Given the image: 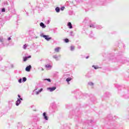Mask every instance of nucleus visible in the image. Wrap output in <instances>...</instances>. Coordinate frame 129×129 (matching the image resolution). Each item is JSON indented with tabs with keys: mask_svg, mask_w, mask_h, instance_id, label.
Instances as JSON below:
<instances>
[{
	"mask_svg": "<svg viewBox=\"0 0 129 129\" xmlns=\"http://www.w3.org/2000/svg\"><path fill=\"white\" fill-rule=\"evenodd\" d=\"M48 90H49L50 92H52V91H54V90H56V87H53L52 88H48Z\"/></svg>",
	"mask_w": 129,
	"mask_h": 129,
	"instance_id": "obj_1",
	"label": "nucleus"
},
{
	"mask_svg": "<svg viewBox=\"0 0 129 129\" xmlns=\"http://www.w3.org/2000/svg\"><path fill=\"white\" fill-rule=\"evenodd\" d=\"M31 68H32V67L31 66H29L26 68L25 70L27 72H30V71H31Z\"/></svg>",
	"mask_w": 129,
	"mask_h": 129,
	"instance_id": "obj_2",
	"label": "nucleus"
},
{
	"mask_svg": "<svg viewBox=\"0 0 129 129\" xmlns=\"http://www.w3.org/2000/svg\"><path fill=\"white\" fill-rule=\"evenodd\" d=\"M43 38H45V40H47V41L51 40V37H49V36L48 35H43Z\"/></svg>",
	"mask_w": 129,
	"mask_h": 129,
	"instance_id": "obj_3",
	"label": "nucleus"
},
{
	"mask_svg": "<svg viewBox=\"0 0 129 129\" xmlns=\"http://www.w3.org/2000/svg\"><path fill=\"white\" fill-rule=\"evenodd\" d=\"M20 103H21V100H20V99H18L17 101L16 102V105L18 106L20 105Z\"/></svg>",
	"mask_w": 129,
	"mask_h": 129,
	"instance_id": "obj_4",
	"label": "nucleus"
},
{
	"mask_svg": "<svg viewBox=\"0 0 129 129\" xmlns=\"http://www.w3.org/2000/svg\"><path fill=\"white\" fill-rule=\"evenodd\" d=\"M40 27H42V28H46V25H45V24H44V23H43V22L40 23Z\"/></svg>",
	"mask_w": 129,
	"mask_h": 129,
	"instance_id": "obj_5",
	"label": "nucleus"
},
{
	"mask_svg": "<svg viewBox=\"0 0 129 129\" xmlns=\"http://www.w3.org/2000/svg\"><path fill=\"white\" fill-rule=\"evenodd\" d=\"M28 58H31V55H29L28 57H23V61L24 62H26V61H27V60H28Z\"/></svg>",
	"mask_w": 129,
	"mask_h": 129,
	"instance_id": "obj_6",
	"label": "nucleus"
},
{
	"mask_svg": "<svg viewBox=\"0 0 129 129\" xmlns=\"http://www.w3.org/2000/svg\"><path fill=\"white\" fill-rule=\"evenodd\" d=\"M43 115L44 117V119H45L46 120H48V116H47V115H46V112H44Z\"/></svg>",
	"mask_w": 129,
	"mask_h": 129,
	"instance_id": "obj_7",
	"label": "nucleus"
},
{
	"mask_svg": "<svg viewBox=\"0 0 129 129\" xmlns=\"http://www.w3.org/2000/svg\"><path fill=\"white\" fill-rule=\"evenodd\" d=\"M60 49H61V48L60 47H56L54 49V51L55 52H56L57 53H58L59 52V51H60Z\"/></svg>",
	"mask_w": 129,
	"mask_h": 129,
	"instance_id": "obj_8",
	"label": "nucleus"
},
{
	"mask_svg": "<svg viewBox=\"0 0 129 129\" xmlns=\"http://www.w3.org/2000/svg\"><path fill=\"white\" fill-rule=\"evenodd\" d=\"M68 26L69 27L70 29H72V24H71V22L68 23Z\"/></svg>",
	"mask_w": 129,
	"mask_h": 129,
	"instance_id": "obj_9",
	"label": "nucleus"
},
{
	"mask_svg": "<svg viewBox=\"0 0 129 129\" xmlns=\"http://www.w3.org/2000/svg\"><path fill=\"white\" fill-rule=\"evenodd\" d=\"M55 11L56 13H59V12H60V8H59V7H56L55 8Z\"/></svg>",
	"mask_w": 129,
	"mask_h": 129,
	"instance_id": "obj_10",
	"label": "nucleus"
},
{
	"mask_svg": "<svg viewBox=\"0 0 129 129\" xmlns=\"http://www.w3.org/2000/svg\"><path fill=\"white\" fill-rule=\"evenodd\" d=\"M70 49H71V51H74V50L75 49V47H74L73 46H71L70 47Z\"/></svg>",
	"mask_w": 129,
	"mask_h": 129,
	"instance_id": "obj_11",
	"label": "nucleus"
},
{
	"mask_svg": "<svg viewBox=\"0 0 129 129\" xmlns=\"http://www.w3.org/2000/svg\"><path fill=\"white\" fill-rule=\"evenodd\" d=\"M72 80V78H68L66 79V81L67 82H69V81H71Z\"/></svg>",
	"mask_w": 129,
	"mask_h": 129,
	"instance_id": "obj_12",
	"label": "nucleus"
},
{
	"mask_svg": "<svg viewBox=\"0 0 129 129\" xmlns=\"http://www.w3.org/2000/svg\"><path fill=\"white\" fill-rule=\"evenodd\" d=\"M45 67H46V68H51L52 66H51L50 64H47V65H45Z\"/></svg>",
	"mask_w": 129,
	"mask_h": 129,
	"instance_id": "obj_13",
	"label": "nucleus"
},
{
	"mask_svg": "<svg viewBox=\"0 0 129 129\" xmlns=\"http://www.w3.org/2000/svg\"><path fill=\"white\" fill-rule=\"evenodd\" d=\"M92 67L94 68V69H98L99 68L98 66H93Z\"/></svg>",
	"mask_w": 129,
	"mask_h": 129,
	"instance_id": "obj_14",
	"label": "nucleus"
},
{
	"mask_svg": "<svg viewBox=\"0 0 129 129\" xmlns=\"http://www.w3.org/2000/svg\"><path fill=\"white\" fill-rule=\"evenodd\" d=\"M64 42L66 43H68V42H69V39H68V38H66V39H64Z\"/></svg>",
	"mask_w": 129,
	"mask_h": 129,
	"instance_id": "obj_15",
	"label": "nucleus"
},
{
	"mask_svg": "<svg viewBox=\"0 0 129 129\" xmlns=\"http://www.w3.org/2000/svg\"><path fill=\"white\" fill-rule=\"evenodd\" d=\"M23 49H24L25 50H26V49H27V45L26 44H24L23 45Z\"/></svg>",
	"mask_w": 129,
	"mask_h": 129,
	"instance_id": "obj_16",
	"label": "nucleus"
},
{
	"mask_svg": "<svg viewBox=\"0 0 129 129\" xmlns=\"http://www.w3.org/2000/svg\"><path fill=\"white\" fill-rule=\"evenodd\" d=\"M23 81H24V82L27 81V78H26V77H24L23 78Z\"/></svg>",
	"mask_w": 129,
	"mask_h": 129,
	"instance_id": "obj_17",
	"label": "nucleus"
},
{
	"mask_svg": "<svg viewBox=\"0 0 129 129\" xmlns=\"http://www.w3.org/2000/svg\"><path fill=\"white\" fill-rule=\"evenodd\" d=\"M44 80H47L48 82H51V79H45Z\"/></svg>",
	"mask_w": 129,
	"mask_h": 129,
	"instance_id": "obj_18",
	"label": "nucleus"
},
{
	"mask_svg": "<svg viewBox=\"0 0 129 129\" xmlns=\"http://www.w3.org/2000/svg\"><path fill=\"white\" fill-rule=\"evenodd\" d=\"M2 13H5L6 12V9L5 8L2 9Z\"/></svg>",
	"mask_w": 129,
	"mask_h": 129,
	"instance_id": "obj_19",
	"label": "nucleus"
},
{
	"mask_svg": "<svg viewBox=\"0 0 129 129\" xmlns=\"http://www.w3.org/2000/svg\"><path fill=\"white\" fill-rule=\"evenodd\" d=\"M41 91H43V88H41L40 90L38 91L39 93H41Z\"/></svg>",
	"mask_w": 129,
	"mask_h": 129,
	"instance_id": "obj_20",
	"label": "nucleus"
},
{
	"mask_svg": "<svg viewBox=\"0 0 129 129\" xmlns=\"http://www.w3.org/2000/svg\"><path fill=\"white\" fill-rule=\"evenodd\" d=\"M64 9H65L64 7H62L60 8L61 11H64Z\"/></svg>",
	"mask_w": 129,
	"mask_h": 129,
	"instance_id": "obj_21",
	"label": "nucleus"
},
{
	"mask_svg": "<svg viewBox=\"0 0 129 129\" xmlns=\"http://www.w3.org/2000/svg\"><path fill=\"white\" fill-rule=\"evenodd\" d=\"M0 42H1V43H3L4 42V39L3 38H0Z\"/></svg>",
	"mask_w": 129,
	"mask_h": 129,
	"instance_id": "obj_22",
	"label": "nucleus"
},
{
	"mask_svg": "<svg viewBox=\"0 0 129 129\" xmlns=\"http://www.w3.org/2000/svg\"><path fill=\"white\" fill-rule=\"evenodd\" d=\"M90 28H94V25L93 24H92L90 26Z\"/></svg>",
	"mask_w": 129,
	"mask_h": 129,
	"instance_id": "obj_23",
	"label": "nucleus"
},
{
	"mask_svg": "<svg viewBox=\"0 0 129 129\" xmlns=\"http://www.w3.org/2000/svg\"><path fill=\"white\" fill-rule=\"evenodd\" d=\"M19 83H22V79H20L19 80Z\"/></svg>",
	"mask_w": 129,
	"mask_h": 129,
	"instance_id": "obj_24",
	"label": "nucleus"
},
{
	"mask_svg": "<svg viewBox=\"0 0 129 129\" xmlns=\"http://www.w3.org/2000/svg\"><path fill=\"white\" fill-rule=\"evenodd\" d=\"M39 93H39V92L37 91V92H36L35 93V94H36V95H38V94H39Z\"/></svg>",
	"mask_w": 129,
	"mask_h": 129,
	"instance_id": "obj_25",
	"label": "nucleus"
},
{
	"mask_svg": "<svg viewBox=\"0 0 129 129\" xmlns=\"http://www.w3.org/2000/svg\"><path fill=\"white\" fill-rule=\"evenodd\" d=\"M10 40H11V37H9V38H8V41H10Z\"/></svg>",
	"mask_w": 129,
	"mask_h": 129,
	"instance_id": "obj_26",
	"label": "nucleus"
},
{
	"mask_svg": "<svg viewBox=\"0 0 129 129\" xmlns=\"http://www.w3.org/2000/svg\"><path fill=\"white\" fill-rule=\"evenodd\" d=\"M18 96L19 98H21V96H20V95H18Z\"/></svg>",
	"mask_w": 129,
	"mask_h": 129,
	"instance_id": "obj_27",
	"label": "nucleus"
},
{
	"mask_svg": "<svg viewBox=\"0 0 129 129\" xmlns=\"http://www.w3.org/2000/svg\"><path fill=\"white\" fill-rule=\"evenodd\" d=\"M53 58H57V56H53Z\"/></svg>",
	"mask_w": 129,
	"mask_h": 129,
	"instance_id": "obj_28",
	"label": "nucleus"
},
{
	"mask_svg": "<svg viewBox=\"0 0 129 129\" xmlns=\"http://www.w3.org/2000/svg\"><path fill=\"white\" fill-rule=\"evenodd\" d=\"M20 100H23V98H20Z\"/></svg>",
	"mask_w": 129,
	"mask_h": 129,
	"instance_id": "obj_29",
	"label": "nucleus"
},
{
	"mask_svg": "<svg viewBox=\"0 0 129 129\" xmlns=\"http://www.w3.org/2000/svg\"><path fill=\"white\" fill-rule=\"evenodd\" d=\"M88 58H89V56H87L86 57V59H88Z\"/></svg>",
	"mask_w": 129,
	"mask_h": 129,
	"instance_id": "obj_30",
	"label": "nucleus"
},
{
	"mask_svg": "<svg viewBox=\"0 0 129 129\" xmlns=\"http://www.w3.org/2000/svg\"><path fill=\"white\" fill-rule=\"evenodd\" d=\"M41 70L42 71H44V69L42 68Z\"/></svg>",
	"mask_w": 129,
	"mask_h": 129,
	"instance_id": "obj_31",
	"label": "nucleus"
}]
</instances>
